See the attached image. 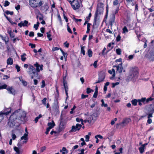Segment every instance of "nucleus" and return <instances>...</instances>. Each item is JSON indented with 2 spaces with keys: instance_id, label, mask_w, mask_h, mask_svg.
Here are the masks:
<instances>
[{
  "instance_id": "nucleus-1",
  "label": "nucleus",
  "mask_w": 154,
  "mask_h": 154,
  "mask_svg": "<svg viewBox=\"0 0 154 154\" xmlns=\"http://www.w3.org/2000/svg\"><path fill=\"white\" fill-rule=\"evenodd\" d=\"M26 112L21 110L15 112L10 116L9 121L14 125L16 123H24L26 121Z\"/></svg>"
},
{
  "instance_id": "nucleus-2",
  "label": "nucleus",
  "mask_w": 154,
  "mask_h": 154,
  "mask_svg": "<svg viewBox=\"0 0 154 154\" xmlns=\"http://www.w3.org/2000/svg\"><path fill=\"white\" fill-rule=\"evenodd\" d=\"M138 72L137 69L135 68H131L130 70V74L128 77L129 80L134 81L137 77Z\"/></svg>"
},
{
  "instance_id": "nucleus-3",
  "label": "nucleus",
  "mask_w": 154,
  "mask_h": 154,
  "mask_svg": "<svg viewBox=\"0 0 154 154\" xmlns=\"http://www.w3.org/2000/svg\"><path fill=\"white\" fill-rule=\"evenodd\" d=\"M29 5L33 8L39 7L44 4L43 1L39 0H29Z\"/></svg>"
},
{
  "instance_id": "nucleus-4",
  "label": "nucleus",
  "mask_w": 154,
  "mask_h": 154,
  "mask_svg": "<svg viewBox=\"0 0 154 154\" xmlns=\"http://www.w3.org/2000/svg\"><path fill=\"white\" fill-rule=\"evenodd\" d=\"M27 72L31 77L32 79L34 77L37 76L38 74L36 72L35 69L34 67L30 64H29V68L28 69Z\"/></svg>"
},
{
  "instance_id": "nucleus-5",
  "label": "nucleus",
  "mask_w": 154,
  "mask_h": 154,
  "mask_svg": "<svg viewBox=\"0 0 154 154\" xmlns=\"http://www.w3.org/2000/svg\"><path fill=\"white\" fill-rule=\"evenodd\" d=\"M71 5L72 8L74 10L78 9L80 7V4L77 0H75Z\"/></svg>"
},
{
  "instance_id": "nucleus-6",
  "label": "nucleus",
  "mask_w": 154,
  "mask_h": 154,
  "mask_svg": "<svg viewBox=\"0 0 154 154\" xmlns=\"http://www.w3.org/2000/svg\"><path fill=\"white\" fill-rule=\"evenodd\" d=\"M82 126L81 124H77L75 126H72V129L69 131V132H75L77 130H79L81 128Z\"/></svg>"
},
{
  "instance_id": "nucleus-7",
  "label": "nucleus",
  "mask_w": 154,
  "mask_h": 154,
  "mask_svg": "<svg viewBox=\"0 0 154 154\" xmlns=\"http://www.w3.org/2000/svg\"><path fill=\"white\" fill-rule=\"evenodd\" d=\"M7 111L6 112H0V122L4 118V115L5 116L8 115L11 111V109L10 108L7 109Z\"/></svg>"
},
{
  "instance_id": "nucleus-8",
  "label": "nucleus",
  "mask_w": 154,
  "mask_h": 154,
  "mask_svg": "<svg viewBox=\"0 0 154 154\" xmlns=\"http://www.w3.org/2000/svg\"><path fill=\"white\" fill-rule=\"evenodd\" d=\"M34 66L36 67L35 70H36V72H37V73L40 72V70H43V66L42 65H40L36 62L34 64Z\"/></svg>"
},
{
  "instance_id": "nucleus-9",
  "label": "nucleus",
  "mask_w": 154,
  "mask_h": 154,
  "mask_svg": "<svg viewBox=\"0 0 154 154\" xmlns=\"http://www.w3.org/2000/svg\"><path fill=\"white\" fill-rule=\"evenodd\" d=\"M105 78V74L103 73H100L99 75L98 81L96 82H95V83H99L102 81H103Z\"/></svg>"
},
{
  "instance_id": "nucleus-10",
  "label": "nucleus",
  "mask_w": 154,
  "mask_h": 154,
  "mask_svg": "<svg viewBox=\"0 0 154 154\" xmlns=\"http://www.w3.org/2000/svg\"><path fill=\"white\" fill-rule=\"evenodd\" d=\"M113 67H116L117 68L116 72L119 73H121L123 69L122 66V63H121L120 64L117 66H114Z\"/></svg>"
},
{
  "instance_id": "nucleus-11",
  "label": "nucleus",
  "mask_w": 154,
  "mask_h": 154,
  "mask_svg": "<svg viewBox=\"0 0 154 154\" xmlns=\"http://www.w3.org/2000/svg\"><path fill=\"white\" fill-rule=\"evenodd\" d=\"M40 9L41 11H46L48 8V4L46 3L43 4L41 6H40Z\"/></svg>"
},
{
  "instance_id": "nucleus-12",
  "label": "nucleus",
  "mask_w": 154,
  "mask_h": 154,
  "mask_svg": "<svg viewBox=\"0 0 154 154\" xmlns=\"http://www.w3.org/2000/svg\"><path fill=\"white\" fill-rule=\"evenodd\" d=\"M67 117L64 114H61V115L60 118V122L66 123L67 121Z\"/></svg>"
},
{
  "instance_id": "nucleus-13",
  "label": "nucleus",
  "mask_w": 154,
  "mask_h": 154,
  "mask_svg": "<svg viewBox=\"0 0 154 154\" xmlns=\"http://www.w3.org/2000/svg\"><path fill=\"white\" fill-rule=\"evenodd\" d=\"M7 90L8 92L13 95H14L15 94V91L14 89L12 87H9L7 88Z\"/></svg>"
},
{
  "instance_id": "nucleus-14",
  "label": "nucleus",
  "mask_w": 154,
  "mask_h": 154,
  "mask_svg": "<svg viewBox=\"0 0 154 154\" xmlns=\"http://www.w3.org/2000/svg\"><path fill=\"white\" fill-rule=\"evenodd\" d=\"M115 14H112L111 17L109 21V23L111 26L113 25V24L115 22Z\"/></svg>"
},
{
  "instance_id": "nucleus-15",
  "label": "nucleus",
  "mask_w": 154,
  "mask_h": 154,
  "mask_svg": "<svg viewBox=\"0 0 154 154\" xmlns=\"http://www.w3.org/2000/svg\"><path fill=\"white\" fill-rule=\"evenodd\" d=\"M131 119L129 118H127L124 119L121 124H123L124 125H127L131 122Z\"/></svg>"
},
{
  "instance_id": "nucleus-16",
  "label": "nucleus",
  "mask_w": 154,
  "mask_h": 154,
  "mask_svg": "<svg viewBox=\"0 0 154 154\" xmlns=\"http://www.w3.org/2000/svg\"><path fill=\"white\" fill-rule=\"evenodd\" d=\"M28 23V22L26 20H25L24 21V22H21L20 23L18 24V26H19L20 27H21L22 26H27V24Z\"/></svg>"
},
{
  "instance_id": "nucleus-17",
  "label": "nucleus",
  "mask_w": 154,
  "mask_h": 154,
  "mask_svg": "<svg viewBox=\"0 0 154 154\" xmlns=\"http://www.w3.org/2000/svg\"><path fill=\"white\" fill-rule=\"evenodd\" d=\"M65 123V122H60L59 129V132L64 129Z\"/></svg>"
},
{
  "instance_id": "nucleus-18",
  "label": "nucleus",
  "mask_w": 154,
  "mask_h": 154,
  "mask_svg": "<svg viewBox=\"0 0 154 154\" xmlns=\"http://www.w3.org/2000/svg\"><path fill=\"white\" fill-rule=\"evenodd\" d=\"M58 103V102L57 100H56V101H55L54 105L53 107L54 109L56 111H57L58 110V108H59Z\"/></svg>"
},
{
  "instance_id": "nucleus-19",
  "label": "nucleus",
  "mask_w": 154,
  "mask_h": 154,
  "mask_svg": "<svg viewBox=\"0 0 154 154\" xmlns=\"http://www.w3.org/2000/svg\"><path fill=\"white\" fill-rule=\"evenodd\" d=\"M48 126H49L48 128L51 129L53 128L55 125V124L53 121H52V122H49L48 124Z\"/></svg>"
},
{
  "instance_id": "nucleus-20",
  "label": "nucleus",
  "mask_w": 154,
  "mask_h": 154,
  "mask_svg": "<svg viewBox=\"0 0 154 154\" xmlns=\"http://www.w3.org/2000/svg\"><path fill=\"white\" fill-rule=\"evenodd\" d=\"M150 55H149V57H148V55H146V57H147L148 58H149L151 59V60L152 61L154 60V51L153 52H151L150 54Z\"/></svg>"
},
{
  "instance_id": "nucleus-21",
  "label": "nucleus",
  "mask_w": 154,
  "mask_h": 154,
  "mask_svg": "<svg viewBox=\"0 0 154 154\" xmlns=\"http://www.w3.org/2000/svg\"><path fill=\"white\" fill-rule=\"evenodd\" d=\"M154 99V98H152L151 97H149L147 99H146V98H145V104L149 103L150 101H151Z\"/></svg>"
},
{
  "instance_id": "nucleus-22",
  "label": "nucleus",
  "mask_w": 154,
  "mask_h": 154,
  "mask_svg": "<svg viewBox=\"0 0 154 154\" xmlns=\"http://www.w3.org/2000/svg\"><path fill=\"white\" fill-rule=\"evenodd\" d=\"M7 64L12 65L13 64V59L9 57L7 61Z\"/></svg>"
},
{
  "instance_id": "nucleus-23",
  "label": "nucleus",
  "mask_w": 154,
  "mask_h": 154,
  "mask_svg": "<svg viewBox=\"0 0 154 154\" xmlns=\"http://www.w3.org/2000/svg\"><path fill=\"white\" fill-rule=\"evenodd\" d=\"M28 134L25 133L21 137V140H28V138L27 137Z\"/></svg>"
},
{
  "instance_id": "nucleus-24",
  "label": "nucleus",
  "mask_w": 154,
  "mask_h": 154,
  "mask_svg": "<svg viewBox=\"0 0 154 154\" xmlns=\"http://www.w3.org/2000/svg\"><path fill=\"white\" fill-rule=\"evenodd\" d=\"M139 149L140 153H143L144 149V144L142 145L139 148Z\"/></svg>"
},
{
  "instance_id": "nucleus-25",
  "label": "nucleus",
  "mask_w": 154,
  "mask_h": 154,
  "mask_svg": "<svg viewBox=\"0 0 154 154\" xmlns=\"http://www.w3.org/2000/svg\"><path fill=\"white\" fill-rule=\"evenodd\" d=\"M26 55V54L25 53L21 55V60L23 61H24L26 60V58L25 57Z\"/></svg>"
},
{
  "instance_id": "nucleus-26",
  "label": "nucleus",
  "mask_w": 154,
  "mask_h": 154,
  "mask_svg": "<svg viewBox=\"0 0 154 154\" xmlns=\"http://www.w3.org/2000/svg\"><path fill=\"white\" fill-rule=\"evenodd\" d=\"M138 101L136 99L133 100L131 101L132 104L134 106H136L137 105Z\"/></svg>"
},
{
  "instance_id": "nucleus-27",
  "label": "nucleus",
  "mask_w": 154,
  "mask_h": 154,
  "mask_svg": "<svg viewBox=\"0 0 154 154\" xmlns=\"http://www.w3.org/2000/svg\"><path fill=\"white\" fill-rule=\"evenodd\" d=\"M138 102L139 104L141 106L142 105V102L143 103L144 102V98H143L141 99L138 100Z\"/></svg>"
},
{
  "instance_id": "nucleus-28",
  "label": "nucleus",
  "mask_w": 154,
  "mask_h": 154,
  "mask_svg": "<svg viewBox=\"0 0 154 154\" xmlns=\"http://www.w3.org/2000/svg\"><path fill=\"white\" fill-rule=\"evenodd\" d=\"M51 32V31H49L47 33V37L49 41H51L52 39V38H51V35L50 34Z\"/></svg>"
},
{
  "instance_id": "nucleus-29",
  "label": "nucleus",
  "mask_w": 154,
  "mask_h": 154,
  "mask_svg": "<svg viewBox=\"0 0 154 154\" xmlns=\"http://www.w3.org/2000/svg\"><path fill=\"white\" fill-rule=\"evenodd\" d=\"M88 57H91L92 56V52L90 49H89L88 50Z\"/></svg>"
},
{
  "instance_id": "nucleus-30",
  "label": "nucleus",
  "mask_w": 154,
  "mask_h": 154,
  "mask_svg": "<svg viewBox=\"0 0 154 154\" xmlns=\"http://www.w3.org/2000/svg\"><path fill=\"white\" fill-rule=\"evenodd\" d=\"M63 86H64L65 91L66 90L68 91V87L67 84L66 82H65L64 81L63 82Z\"/></svg>"
},
{
  "instance_id": "nucleus-31",
  "label": "nucleus",
  "mask_w": 154,
  "mask_h": 154,
  "mask_svg": "<svg viewBox=\"0 0 154 154\" xmlns=\"http://www.w3.org/2000/svg\"><path fill=\"white\" fill-rule=\"evenodd\" d=\"M85 48V46H82L81 47V53H82L83 55H85V51L84 50Z\"/></svg>"
},
{
  "instance_id": "nucleus-32",
  "label": "nucleus",
  "mask_w": 154,
  "mask_h": 154,
  "mask_svg": "<svg viewBox=\"0 0 154 154\" xmlns=\"http://www.w3.org/2000/svg\"><path fill=\"white\" fill-rule=\"evenodd\" d=\"M76 120L77 122H79L80 121L81 122V124L82 125H83V120L82 119H79V118H76Z\"/></svg>"
},
{
  "instance_id": "nucleus-33",
  "label": "nucleus",
  "mask_w": 154,
  "mask_h": 154,
  "mask_svg": "<svg viewBox=\"0 0 154 154\" xmlns=\"http://www.w3.org/2000/svg\"><path fill=\"white\" fill-rule=\"evenodd\" d=\"M8 33L9 34L10 37L11 38H14V33L11 31H9L8 32Z\"/></svg>"
},
{
  "instance_id": "nucleus-34",
  "label": "nucleus",
  "mask_w": 154,
  "mask_h": 154,
  "mask_svg": "<svg viewBox=\"0 0 154 154\" xmlns=\"http://www.w3.org/2000/svg\"><path fill=\"white\" fill-rule=\"evenodd\" d=\"M113 5H118V6L119 5V1L118 0H114V1L113 2Z\"/></svg>"
},
{
  "instance_id": "nucleus-35",
  "label": "nucleus",
  "mask_w": 154,
  "mask_h": 154,
  "mask_svg": "<svg viewBox=\"0 0 154 154\" xmlns=\"http://www.w3.org/2000/svg\"><path fill=\"white\" fill-rule=\"evenodd\" d=\"M116 52L118 55H120L121 54V50L120 48L117 49L116 50Z\"/></svg>"
},
{
  "instance_id": "nucleus-36",
  "label": "nucleus",
  "mask_w": 154,
  "mask_h": 154,
  "mask_svg": "<svg viewBox=\"0 0 154 154\" xmlns=\"http://www.w3.org/2000/svg\"><path fill=\"white\" fill-rule=\"evenodd\" d=\"M8 85L6 84H4L3 85L0 86V89H7V87Z\"/></svg>"
},
{
  "instance_id": "nucleus-37",
  "label": "nucleus",
  "mask_w": 154,
  "mask_h": 154,
  "mask_svg": "<svg viewBox=\"0 0 154 154\" xmlns=\"http://www.w3.org/2000/svg\"><path fill=\"white\" fill-rule=\"evenodd\" d=\"M38 14L40 15V17H39V19L40 20H42L44 18V16L43 15L39 12L38 13Z\"/></svg>"
},
{
  "instance_id": "nucleus-38",
  "label": "nucleus",
  "mask_w": 154,
  "mask_h": 154,
  "mask_svg": "<svg viewBox=\"0 0 154 154\" xmlns=\"http://www.w3.org/2000/svg\"><path fill=\"white\" fill-rule=\"evenodd\" d=\"M57 18L60 21V25H62V22L61 18V17L60 15L59 14H58Z\"/></svg>"
},
{
  "instance_id": "nucleus-39",
  "label": "nucleus",
  "mask_w": 154,
  "mask_h": 154,
  "mask_svg": "<svg viewBox=\"0 0 154 154\" xmlns=\"http://www.w3.org/2000/svg\"><path fill=\"white\" fill-rule=\"evenodd\" d=\"M101 102L102 103V104L101 105V106H103L104 107H107L108 106V105L107 104H105L104 103V101L102 99L101 100Z\"/></svg>"
},
{
  "instance_id": "nucleus-40",
  "label": "nucleus",
  "mask_w": 154,
  "mask_h": 154,
  "mask_svg": "<svg viewBox=\"0 0 154 154\" xmlns=\"http://www.w3.org/2000/svg\"><path fill=\"white\" fill-rule=\"evenodd\" d=\"M94 91V90L91 89L89 88H87V93L89 94V93Z\"/></svg>"
},
{
  "instance_id": "nucleus-41",
  "label": "nucleus",
  "mask_w": 154,
  "mask_h": 154,
  "mask_svg": "<svg viewBox=\"0 0 154 154\" xmlns=\"http://www.w3.org/2000/svg\"><path fill=\"white\" fill-rule=\"evenodd\" d=\"M128 30L127 29L126 26H124L123 28V33H125L126 32H128Z\"/></svg>"
},
{
  "instance_id": "nucleus-42",
  "label": "nucleus",
  "mask_w": 154,
  "mask_h": 154,
  "mask_svg": "<svg viewBox=\"0 0 154 154\" xmlns=\"http://www.w3.org/2000/svg\"><path fill=\"white\" fill-rule=\"evenodd\" d=\"M10 4V2H9L8 1H6L5 2L4 5L5 7H7Z\"/></svg>"
},
{
  "instance_id": "nucleus-43",
  "label": "nucleus",
  "mask_w": 154,
  "mask_h": 154,
  "mask_svg": "<svg viewBox=\"0 0 154 154\" xmlns=\"http://www.w3.org/2000/svg\"><path fill=\"white\" fill-rule=\"evenodd\" d=\"M151 113L149 114L148 116V119L150 118L151 117H152V115L154 112H152V110L150 111Z\"/></svg>"
},
{
  "instance_id": "nucleus-44",
  "label": "nucleus",
  "mask_w": 154,
  "mask_h": 154,
  "mask_svg": "<svg viewBox=\"0 0 154 154\" xmlns=\"http://www.w3.org/2000/svg\"><path fill=\"white\" fill-rule=\"evenodd\" d=\"M46 100H47V98H45L42 100V103L43 104H44L45 105H46Z\"/></svg>"
},
{
  "instance_id": "nucleus-45",
  "label": "nucleus",
  "mask_w": 154,
  "mask_h": 154,
  "mask_svg": "<svg viewBox=\"0 0 154 154\" xmlns=\"http://www.w3.org/2000/svg\"><path fill=\"white\" fill-rule=\"evenodd\" d=\"M5 13L7 14H10L11 15H12L13 14V11H7L5 12Z\"/></svg>"
},
{
  "instance_id": "nucleus-46",
  "label": "nucleus",
  "mask_w": 154,
  "mask_h": 154,
  "mask_svg": "<svg viewBox=\"0 0 154 154\" xmlns=\"http://www.w3.org/2000/svg\"><path fill=\"white\" fill-rule=\"evenodd\" d=\"M14 150L16 151L17 153H20V150L19 149L17 148V147H16V146L14 147Z\"/></svg>"
},
{
  "instance_id": "nucleus-47",
  "label": "nucleus",
  "mask_w": 154,
  "mask_h": 154,
  "mask_svg": "<svg viewBox=\"0 0 154 154\" xmlns=\"http://www.w3.org/2000/svg\"><path fill=\"white\" fill-rule=\"evenodd\" d=\"M73 19L75 20V22L76 23H77L78 22H81L82 21V19H77L75 17H74Z\"/></svg>"
},
{
  "instance_id": "nucleus-48",
  "label": "nucleus",
  "mask_w": 154,
  "mask_h": 154,
  "mask_svg": "<svg viewBox=\"0 0 154 154\" xmlns=\"http://www.w3.org/2000/svg\"><path fill=\"white\" fill-rule=\"evenodd\" d=\"M121 38V37L120 36V35H118L117 36L116 38V40L117 42L119 41Z\"/></svg>"
},
{
  "instance_id": "nucleus-49",
  "label": "nucleus",
  "mask_w": 154,
  "mask_h": 154,
  "mask_svg": "<svg viewBox=\"0 0 154 154\" xmlns=\"http://www.w3.org/2000/svg\"><path fill=\"white\" fill-rule=\"evenodd\" d=\"M134 56V55H131L128 56V60H130L133 59Z\"/></svg>"
},
{
  "instance_id": "nucleus-50",
  "label": "nucleus",
  "mask_w": 154,
  "mask_h": 154,
  "mask_svg": "<svg viewBox=\"0 0 154 154\" xmlns=\"http://www.w3.org/2000/svg\"><path fill=\"white\" fill-rule=\"evenodd\" d=\"M15 68L17 69V72H19L20 70V67L18 65H16Z\"/></svg>"
},
{
  "instance_id": "nucleus-51",
  "label": "nucleus",
  "mask_w": 154,
  "mask_h": 154,
  "mask_svg": "<svg viewBox=\"0 0 154 154\" xmlns=\"http://www.w3.org/2000/svg\"><path fill=\"white\" fill-rule=\"evenodd\" d=\"M88 97V95H85L84 94H82L81 98L82 99H84L86 97Z\"/></svg>"
},
{
  "instance_id": "nucleus-52",
  "label": "nucleus",
  "mask_w": 154,
  "mask_h": 154,
  "mask_svg": "<svg viewBox=\"0 0 154 154\" xmlns=\"http://www.w3.org/2000/svg\"><path fill=\"white\" fill-rule=\"evenodd\" d=\"M29 35L30 37H33L34 35V33L33 32H30Z\"/></svg>"
},
{
  "instance_id": "nucleus-53",
  "label": "nucleus",
  "mask_w": 154,
  "mask_h": 154,
  "mask_svg": "<svg viewBox=\"0 0 154 154\" xmlns=\"http://www.w3.org/2000/svg\"><path fill=\"white\" fill-rule=\"evenodd\" d=\"M98 137L100 139H102L103 138V136L100 135H97L95 136V138H97Z\"/></svg>"
},
{
  "instance_id": "nucleus-54",
  "label": "nucleus",
  "mask_w": 154,
  "mask_h": 154,
  "mask_svg": "<svg viewBox=\"0 0 154 154\" xmlns=\"http://www.w3.org/2000/svg\"><path fill=\"white\" fill-rule=\"evenodd\" d=\"M42 85H41V87L42 88H44L45 87V81L44 80H42Z\"/></svg>"
},
{
  "instance_id": "nucleus-55",
  "label": "nucleus",
  "mask_w": 154,
  "mask_h": 154,
  "mask_svg": "<svg viewBox=\"0 0 154 154\" xmlns=\"http://www.w3.org/2000/svg\"><path fill=\"white\" fill-rule=\"evenodd\" d=\"M29 46H31V47L32 48H34L35 47V44H32L31 43H29Z\"/></svg>"
},
{
  "instance_id": "nucleus-56",
  "label": "nucleus",
  "mask_w": 154,
  "mask_h": 154,
  "mask_svg": "<svg viewBox=\"0 0 154 154\" xmlns=\"http://www.w3.org/2000/svg\"><path fill=\"white\" fill-rule=\"evenodd\" d=\"M97 94H98L97 92H95L94 93V94H93V97L94 98H96L97 97Z\"/></svg>"
},
{
  "instance_id": "nucleus-57",
  "label": "nucleus",
  "mask_w": 154,
  "mask_h": 154,
  "mask_svg": "<svg viewBox=\"0 0 154 154\" xmlns=\"http://www.w3.org/2000/svg\"><path fill=\"white\" fill-rule=\"evenodd\" d=\"M119 82H116L115 83H112V87L114 88V87L116 85H119Z\"/></svg>"
},
{
  "instance_id": "nucleus-58",
  "label": "nucleus",
  "mask_w": 154,
  "mask_h": 154,
  "mask_svg": "<svg viewBox=\"0 0 154 154\" xmlns=\"http://www.w3.org/2000/svg\"><path fill=\"white\" fill-rule=\"evenodd\" d=\"M12 137L13 140H14L16 138V136L14 134L12 133Z\"/></svg>"
},
{
  "instance_id": "nucleus-59",
  "label": "nucleus",
  "mask_w": 154,
  "mask_h": 154,
  "mask_svg": "<svg viewBox=\"0 0 154 154\" xmlns=\"http://www.w3.org/2000/svg\"><path fill=\"white\" fill-rule=\"evenodd\" d=\"M45 28L44 27H41L40 28V31L42 33H44L45 32Z\"/></svg>"
},
{
  "instance_id": "nucleus-60",
  "label": "nucleus",
  "mask_w": 154,
  "mask_h": 154,
  "mask_svg": "<svg viewBox=\"0 0 154 154\" xmlns=\"http://www.w3.org/2000/svg\"><path fill=\"white\" fill-rule=\"evenodd\" d=\"M59 48H57V47H53L52 48V50L53 51H55L58 50H59Z\"/></svg>"
},
{
  "instance_id": "nucleus-61",
  "label": "nucleus",
  "mask_w": 154,
  "mask_h": 154,
  "mask_svg": "<svg viewBox=\"0 0 154 154\" xmlns=\"http://www.w3.org/2000/svg\"><path fill=\"white\" fill-rule=\"evenodd\" d=\"M51 129H50L49 128H48L46 129V131L45 132V133L46 134H48L49 132V131Z\"/></svg>"
},
{
  "instance_id": "nucleus-62",
  "label": "nucleus",
  "mask_w": 154,
  "mask_h": 154,
  "mask_svg": "<svg viewBox=\"0 0 154 154\" xmlns=\"http://www.w3.org/2000/svg\"><path fill=\"white\" fill-rule=\"evenodd\" d=\"M67 30L68 32H69V33H72V32L71 30V29L68 26H67Z\"/></svg>"
},
{
  "instance_id": "nucleus-63",
  "label": "nucleus",
  "mask_w": 154,
  "mask_h": 154,
  "mask_svg": "<svg viewBox=\"0 0 154 154\" xmlns=\"http://www.w3.org/2000/svg\"><path fill=\"white\" fill-rule=\"evenodd\" d=\"M91 13H90L89 14L88 16L86 17V18H87V20H89L90 19V18L91 17Z\"/></svg>"
},
{
  "instance_id": "nucleus-64",
  "label": "nucleus",
  "mask_w": 154,
  "mask_h": 154,
  "mask_svg": "<svg viewBox=\"0 0 154 154\" xmlns=\"http://www.w3.org/2000/svg\"><path fill=\"white\" fill-rule=\"evenodd\" d=\"M148 120H147V123H148V124H150L152 123V119H150V118H149V119H148Z\"/></svg>"
}]
</instances>
